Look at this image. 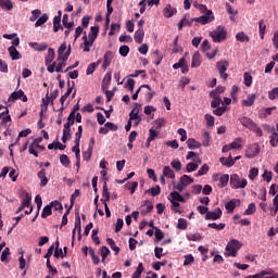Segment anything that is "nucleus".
<instances>
[{
  "label": "nucleus",
  "mask_w": 278,
  "mask_h": 278,
  "mask_svg": "<svg viewBox=\"0 0 278 278\" xmlns=\"http://www.w3.org/2000/svg\"><path fill=\"white\" fill-rule=\"evenodd\" d=\"M236 38L239 42H249L251 40V38H249L244 31L238 33Z\"/></svg>",
  "instance_id": "46"
},
{
  "label": "nucleus",
  "mask_w": 278,
  "mask_h": 278,
  "mask_svg": "<svg viewBox=\"0 0 278 278\" xmlns=\"http://www.w3.org/2000/svg\"><path fill=\"white\" fill-rule=\"evenodd\" d=\"M176 13H177V10L173 8L170 4H167L164 9V16H166V18H170L172 16H175Z\"/></svg>",
  "instance_id": "27"
},
{
  "label": "nucleus",
  "mask_w": 278,
  "mask_h": 278,
  "mask_svg": "<svg viewBox=\"0 0 278 278\" xmlns=\"http://www.w3.org/2000/svg\"><path fill=\"white\" fill-rule=\"evenodd\" d=\"M187 147L188 149L194 151L197 149H201V142L197 141L194 138H189L187 140Z\"/></svg>",
  "instance_id": "19"
},
{
  "label": "nucleus",
  "mask_w": 278,
  "mask_h": 278,
  "mask_svg": "<svg viewBox=\"0 0 278 278\" xmlns=\"http://www.w3.org/2000/svg\"><path fill=\"white\" fill-rule=\"evenodd\" d=\"M213 181H215L217 188H225L227 184H229V175L228 174H214Z\"/></svg>",
  "instance_id": "5"
},
{
  "label": "nucleus",
  "mask_w": 278,
  "mask_h": 278,
  "mask_svg": "<svg viewBox=\"0 0 278 278\" xmlns=\"http://www.w3.org/2000/svg\"><path fill=\"white\" fill-rule=\"evenodd\" d=\"M236 203H240V200H230L225 204L228 214H231L236 210Z\"/></svg>",
  "instance_id": "29"
},
{
  "label": "nucleus",
  "mask_w": 278,
  "mask_h": 278,
  "mask_svg": "<svg viewBox=\"0 0 278 278\" xmlns=\"http://www.w3.org/2000/svg\"><path fill=\"white\" fill-rule=\"evenodd\" d=\"M216 68L220 75V78L226 80L229 75H227V70L229 68V62L227 61H218L216 63Z\"/></svg>",
  "instance_id": "7"
},
{
  "label": "nucleus",
  "mask_w": 278,
  "mask_h": 278,
  "mask_svg": "<svg viewBox=\"0 0 278 278\" xmlns=\"http://www.w3.org/2000/svg\"><path fill=\"white\" fill-rule=\"evenodd\" d=\"M106 242L109 247H111L112 251H114L115 255H118V253H121V248L116 245V242H114V239L108 238Z\"/></svg>",
  "instance_id": "35"
},
{
  "label": "nucleus",
  "mask_w": 278,
  "mask_h": 278,
  "mask_svg": "<svg viewBox=\"0 0 278 278\" xmlns=\"http://www.w3.org/2000/svg\"><path fill=\"white\" fill-rule=\"evenodd\" d=\"M225 112H227V106H217L215 108V110L213 111V114L215 116H223L225 114Z\"/></svg>",
  "instance_id": "56"
},
{
  "label": "nucleus",
  "mask_w": 278,
  "mask_h": 278,
  "mask_svg": "<svg viewBox=\"0 0 278 278\" xmlns=\"http://www.w3.org/2000/svg\"><path fill=\"white\" fill-rule=\"evenodd\" d=\"M268 99L270 101H275V99H278V87L271 89L270 91H268Z\"/></svg>",
  "instance_id": "61"
},
{
  "label": "nucleus",
  "mask_w": 278,
  "mask_h": 278,
  "mask_svg": "<svg viewBox=\"0 0 278 278\" xmlns=\"http://www.w3.org/2000/svg\"><path fill=\"white\" fill-rule=\"evenodd\" d=\"M193 23H195L194 18H190V14H185L180 22L178 23L179 31H181V29H184V27L186 26L191 27Z\"/></svg>",
  "instance_id": "12"
},
{
  "label": "nucleus",
  "mask_w": 278,
  "mask_h": 278,
  "mask_svg": "<svg viewBox=\"0 0 278 278\" xmlns=\"http://www.w3.org/2000/svg\"><path fill=\"white\" fill-rule=\"evenodd\" d=\"M210 173V166L204 164L195 174V177H203V175H207Z\"/></svg>",
  "instance_id": "45"
},
{
  "label": "nucleus",
  "mask_w": 278,
  "mask_h": 278,
  "mask_svg": "<svg viewBox=\"0 0 278 278\" xmlns=\"http://www.w3.org/2000/svg\"><path fill=\"white\" fill-rule=\"evenodd\" d=\"M141 207H144L141 210V215L147 216V214H151V212H153V202L146 200Z\"/></svg>",
  "instance_id": "16"
},
{
  "label": "nucleus",
  "mask_w": 278,
  "mask_h": 278,
  "mask_svg": "<svg viewBox=\"0 0 278 278\" xmlns=\"http://www.w3.org/2000/svg\"><path fill=\"white\" fill-rule=\"evenodd\" d=\"M51 214H53V211L51 204H48L42 210L41 218H48V216H51Z\"/></svg>",
  "instance_id": "42"
},
{
  "label": "nucleus",
  "mask_w": 278,
  "mask_h": 278,
  "mask_svg": "<svg viewBox=\"0 0 278 278\" xmlns=\"http://www.w3.org/2000/svg\"><path fill=\"white\" fill-rule=\"evenodd\" d=\"M50 206L56 212H60V214H62V212L64 211V206H62V202L58 200L50 202Z\"/></svg>",
  "instance_id": "37"
},
{
  "label": "nucleus",
  "mask_w": 278,
  "mask_h": 278,
  "mask_svg": "<svg viewBox=\"0 0 278 278\" xmlns=\"http://www.w3.org/2000/svg\"><path fill=\"white\" fill-rule=\"evenodd\" d=\"M38 179H40L41 188H45L49 184V178H47V169L42 168L37 174Z\"/></svg>",
  "instance_id": "15"
},
{
  "label": "nucleus",
  "mask_w": 278,
  "mask_h": 278,
  "mask_svg": "<svg viewBox=\"0 0 278 278\" xmlns=\"http://www.w3.org/2000/svg\"><path fill=\"white\" fill-rule=\"evenodd\" d=\"M199 168V164L195 162L188 163L186 166L187 173H194Z\"/></svg>",
  "instance_id": "55"
},
{
  "label": "nucleus",
  "mask_w": 278,
  "mask_h": 278,
  "mask_svg": "<svg viewBox=\"0 0 278 278\" xmlns=\"http://www.w3.org/2000/svg\"><path fill=\"white\" fill-rule=\"evenodd\" d=\"M187 240H189L191 242H199L201 240V233H199V232L189 233V235H187Z\"/></svg>",
  "instance_id": "54"
},
{
  "label": "nucleus",
  "mask_w": 278,
  "mask_h": 278,
  "mask_svg": "<svg viewBox=\"0 0 278 278\" xmlns=\"http://www.w3.org/2000/svg\"><path fill=\"white\" fill-rule=\"evenodd\" d=\"M8 114H10V111L8 110V108H5L4 112L0 113L1 125H8V123L12 121V117Z\"/></svg>",
  "instance_id": "22"
},
{
  "label": "nucleus",
  "mask_w": 278,
  "mask_h": 278,
  "mask_svg": "<svg viewBox=\"0 0 278 278\" xmlns=\"http://www.w3.org/2000/svg\"><path fill=\"white\" fill-rule=\"evenodd\" d=\"M22 205H23L24 207H34V206L31 205V194H29V193H26V194H25V199L23 200Z\"/></svg>",
  "instance_id": "52"
},
{
  "label": "nucleus",
  "mask_w": 278,
  "mask_h": 278,
  "mask_svg": "<svg viewBox=\"0 0 278 278\" xmlns=\"http://www.w3.org/2000/svg\"><path fill=\"white\" fill-rule=\"evenodd\" d=\"M99 36V26H91L87 40L93 42Z\"/></svg>",
  "instance_id": "17"
},
{
  "label": "nucleus",
  "mask_w": 278,
  "mask_h": 278,
  "mask_svg": "<svg viewBox=\"0 0 278 278\" xmlns=\"http://www.w3.org/2000/svg\"><path fill=\"white\" fill-rule=\"evenodd\" d=\"M112 60H114V53L112 51H106L103 56L102 68L105 71L112 64Z\"/></svg>",
  "instance_id": "14"
},
{
  "label": "nucleus",
  "mask_w": 278,
  "mask_h": 278,
  "mask_svg": "<svg viewBox=\"0 0 278 278\" xmlns=\"http://www.w3.org/2000/svg\"><path fill=\"white\" fill-rule=\"evenodd\" d=\"M207 227L210 229H216V231H223V229H225L226 225L223 223H220V224L211 223V224H207Z\"/></svg>",
  "instance_id": "48"
},
{
  "label": "nucleus",
  "mask_w": 278,
  "mask_h": 278,
  "mask_svg": "<svg viewBox=\"0 0 278 278\" xmlns=\"http://www.w3.org/2000/svg\"><path fill=\"white\" fill-rule=\"evenodd\" d=\"M177 229H180L181 231H186L188 229V220L185 218H179L177 224Z\"/></svg>",
  "instance_id": "47"
},
{
  "label": "nucleus",
  "mask_w": 278,
  "mask_h": 278,
  "mask_svg": "<svg viewBox=\"0 0 278 278\" xmlns=\"http://www.w3.org/2000/svg\"><path fill=\"white\" fill-rule=\"evenodd\" d=\"M140 109L138 108V103H136V108L129 113V121H138L140 117L139 115Z\"/></svg>",
  "instance_id": "30"
},
{
  "label": "nucleus",
  "mask_w": 278,
  "mask_h": 278,
  "mask_svg": "<svg viewBox=\"0 0 278 278\" xmlns=\"http://www.w3.org/2000/svg\"><path fill=\"white\" fill-rule=\"evenodd\" d=\"M159 136H160V131L151 128L149 130L148 142H153V140H155V138H157Z\"/></svg>",
  "instance_id": "51"
},
{
  "label": "nucleus",
  "mask_w": 278,
  "mask_h": 278,
  "mask_svg": "<svg viewBox=\"0 0 278 278\" xmlns=\"http://www.w3.org/2000/svg\"><path fill=\"white\" fill-rule=\"evenodd\" d=\"M201 12H206L204 15H201L200 17H194L195 23H200L201 25H207V23H212L214 21V14L211 10H207V7L205 4L200 5Z\"/></svg>",
  "instance_id": "2"
},
{
  "label": "nucleus",
  "mask_w": 278,
  "mask_h": 278,
  "mask_svg": "<svg viewBox=\"0 0 278 278\" xmlns=\"http://www.w3.org/2000/svg\"><path fill=\"white\" fill-rule=\"evenodd\" d=\"M11 60H21V52L14 46L8 48Z\"/></svg>",
  "instance_id": "23"
},
{
  "label": "nucleus",
  "mask_w": 278,
  "mask_h": 278,
  "mask_svg": "<svg viewBox=\"0 0 278 278\" xmlns=\"http://www.w3.org/2000/svg\"><path fill=\"white\" fill-rule=\"evenodd\" d=\"M18 99L21 101H23V103H27V101H28L27 96L25 94V91H23V89L12 92L11 96L9 97L8 101H9V103L10 102L14 103V101H18Z\"/></svg>",
  "instance_id": "8"
},
{
  "label": "nucleus",
  "mask_w": 278,
  "mask_h": 278,
  "mask_svg": "<svg viewBox=\"0 0 278 278\" xmlns=\"http://www.w3.org/2000/svg\"><path fill=\"white\" fill-rule=\"evenodd\" d=\"M62 24L66 29H72L75 25L73 22H68V14L63 15Z\"/></svg>",
  "instance_id": "50"
},
{
  "label": "nucleus",
  "mask_w": 278,
  "mask_h": 278,
  "mask_svg": "<svg viewBox=\"0 0 278 278\" xmlns=\"http://www.w3.org/2000/svg\"><path fill=\"white\" fill-rule=\"evenodd\" d=\"M258 34H260L261 40H264V36H266V23L264 22V20H261L258 22Z\"/></svg>",
  "instance_id": "32"
},
{
  "label": "nucleus",
  "mask_w": 278,
  "mask_h": 278,
  "mask_svg": "<svg viewBox=\"0 0 278 278\" xmlns=\"http://www.w3.org/2000/svg\"><path fill=\"white\" fill-rule=\"evenodd\" d=\"M206 126L214 127V117L210 114L205 115Z\"/></svg>",
  "instance_id": "64"
},
{
  "label": "nucleus",
  "mask_w": 278,
  "mask_h": 278,
  "mask_svg": "<svg viewBox=\"0 0 278 278\" xmlns=\"http://www.w3.org/2000/svg\"><path fill=\"white\" fill-rule=\"evenodd\" d=\"M142 40H144V29L138 28L135 33V42H137V45H142Z\"/></svg>",
  "instance_id": "24"
},
{
  "label": "nucleus",
  "mask_w": 278,
  "mask_h": 278,
  "mask_svg": "<svg viewBox=\"0 0 278 278\" xmlns=\"http://www.w3.org/2000/svg\"><path fill=\"white\" fill-rule=\"evenodd\" d=\"M163 175L164 177H167V179H175V170H173L170 166H165L163 168Z\"/></svg>",
  "instance_id": "33"
},
{
  "label": "nucleus",
  "mask_w": 278,
  "mask_h": 278,
  "mask_svg": "<svg viewBox=\"0 0 278 278\" xmlns=\"http://www.w3.org/2000/svg\"><path fill=\"white\" fill-rule=\"evenodd\" d=\"M65 54H66V42H63L58 50L59 60H62V58H64Z\"/></svg>",
  "instance_id": "53"
},
{
  "label": "nucleus",
  "mask_w": 278,
  "mask_h": 278,
  "mask_svg": "<svg viewBox=\"0 0 278 278\" xmlns=\"http://www.w3.org/2000/svg\"><path fill=\"white\" fill-rule=\"evenodd\" d=\"M125 188H127V190H130V194H134V192H136V188H138V181L127 182L125 185Z\"/></svg>",
  "instance_id": "58"
},
{
  "label": "nucleus",
  "mask_w": 278,
  "mask_h": 278,
  "mask_svg": "<svg viewBox=\"0 0 278 278\" xmlns=\"http://www.w3.org/2000/svg\"><path fill=\"white\" fill-rule=\"evenodd\" d=\"M83 40H84V48H83V51H84L85 53H90V47H92L94 43L91 42V41H88V35H86V33H85V35H84V37H83Z\"/></svg>",
  "instance_id": "28"
},
{
  "label": "nucleus",
  "mask_w": 278,
  "mask_h": 278,
  "mask_svg": "<svg viewBox=\"0 0 278 278\" xmlns=\"http://www.w3.org/2000/svg\"><path fill=\"white\" fill-rule=\"evenodd\" d=\"M110 201V191L108 190V182L104 180L103 187H102V199L101 202L103 204L108 203Z\"/></svg>",
  "instance_id": "18"
},
{
  "label": "nucleus",
  "mask_w": 278,
  "mask_h": 278,
  "mask_svg": "<svg viewBox=\"0 0 278 278\" xmlns=\"http://www.w3.org/2000/svg\"><path fill=\"white\" fill-rule=\"evenodd\" d=\"M220 164H223V166H228V168H230V166H233V164H236V161L231 157V155H229V157H222L219 159Z\"/></svg>",
  "instance_id": "34"
},
{
  "label": "nucleus",
  "mask_w": 278,
  "mask_h": 278,
  "mask_svg": "<svg viewBox=\"0 0 278 278\" xmlns=\"http://www.w3.org/2000/svg\"><path fill=\"white\" fill-rule=\"evenodd\" d=\"M143 270H144V267L142 266V263H139L136 271L132 275V278H140V277H142Z\"/></svg>",
  "instance_id": "57"
},
{
  "label": "nucleus",
  "mask_w": 278,
  "mask_h": 278,
  "mask_svg": "<svg viewBox=\"0 0 278 278\" xmlns=\"http://www.w3.org/2000/svg\"><path fill=\"white\" fill-rule=\"evenodd\" d=\"M40 14H42V11L39 9L31 11V16L29 17L30 23H35V21H38L40 18Z\"/></svg>",
  "instance_id": "43"
},
{
  "label": "nucleus",
  "mask_w": 278,
  "mask_h": 278,
  "mask_svg": "<svg viewBox=\"0 0 278 278\" xmlns=\"http://www.w3.org/2000/svg\"><path fill=\"white\" fill-rule=\"evenodd\" d=\"M49 21V15L47 13H43L35 23V27H41V25H45Z\"/></svg>",
  "instance_id": "39"
},
{
  "label": "nucleus",
  "mask_w": 278,
  "mask_h": 278,
  "mask_svg": "<svg viewBox=\"0 0 278 278\" xmlns=\"http://www.w3.org/2000/svg\"><path fill=\"white\" fill-rule=\"evenodd\" d=\"M271 131L273 134L269 137V142H270V146L275 148L278 144V132L275 131V128H271Z\"/></svg>",
  "instance_id": "38"
},
{
  "label": "nucleus",
  "mask_w": 278,
  "mask_h": 278,
  "mask_svg": "<svg viewBox=\"0 0 278 278\" xmlns=\"http://www.w3.org/2000/svg\"><path fill=\"white\" fill-rule=\"evenodd\" d=\"M169 201H178L179 203H186V199L177 191H173L169 194Z\"/></svg>",
  "instance_id": "21"
},
{
  "label": "nucleus",
  "mask_w": 278,
  "mask_h": 278,
  "mask_svg": "<svg viewBox=\"0 0 278 278\" xmlns=\"http://www.w3.org/2000/svg\"><path fill=\"white\" fill-rule=\"evenodd\" d=\"M255 93L249 94L245 100H242V105H244V108H251V105L255 103Z\"/></svg>",
  "instance_id": "25"
},
{
  "label": "nucleus",
  "mask_w": 278,
  "mask_h": 278,
  "mask_svg": "<svg viewBox=\"0 0 278 278\" xmlns=\"http://www.w3.org/2000/svg\"><path fill=\"white\" fill-rule=\"evenodd\" d=\"M42 104H41V110H45V112H47V110H49V103H51V98H49V92H47L46 98H42Z\"/></svg>",
  "instance_id": "44"
},
{
  "label": "nucleus",
  "mask_w": 278,
  "mask_h": 278,
  "mask_svg": "<svg viewBox=\"0 0 278 278\" xmlns=\"http://www.w3.org/2000/svg\"><path fill=\"white\" fill-rule=\"evenodd\" d=\"M160 192H162V189L160 188V185L156 187H152L149 190L146 191V193L152 194V197H157L160 195Z\"/></svg>",
  "instance_id": "49"
},
{
  "label": "nucleus",
  "mask_w": 278,
  "mask_h": 278,
  "mask_svg": "<svg viewBox=\"0 0 278 278\" xmlns=\"http://www.w3.org/2000/svg\"><path fill=\"white\" fill-rule=\"evenodd\" d=\"M257 175H260V169L256 167H252L249 172V179H251L253 181V179H255V177H257Z\"/></svg>",
  "instance_id": "63"
},
{
  "label": "nucleus",
  "mask_w": 278,
  "mask_h": 278,
  "mask_svg": "<svg viewBox=\"0 0 278 278\" xmlns=\"http://www.w3.org/2000/svg\"><path fill=\"white\" fill-rule=\"evenodd\" d=\"M70 55H71V47L66 50L63 58L58 59L59 63H56L54 66V71L56 73H62V68L66 66V61L68 60Z\"/></svg>",
  "instance_id": "9"
},
{
  "label": "nucleus",
  "mask_w": 278,
  "mask_h": 278,
  "mask_svg": "<svg viewBox=\"0 0 278 278\" xmlns=\"http://www.w3.org/2000/svg\"><path fill=\"white\" fill-rule=\"evenodd\" d=\"M53 60H55V49L49 48L48 49V54L45 58V64L47 66L48 73H55L56 62H53Z\"/></svg>",
  "instance_id": "4"
},
{
  "label": "nucleus",
  "mask_w": 278,
  "mask_h": 278,
  "mask_svg": "<svg viewBox=\"0 0 278 278\" xmlns=\"http://www.w3.org/2000/svg\"><path fill=\"white\" fill-rule=\"evenodd\" d=\"M33 49H35V51H47V49L49 48V45L47 43H38V42H34L31 45Z\"/></svg>",
  "instance_id": "40"
},
{
  "label": "nucleus",
  "mask_w": 278,
  "mask_h": 278,
  "mask_svg": "<svg viewBox=\"0 0 278 278\" xmlns=\"http://www.w3.org/2000/svg\"><path fill=\"white\" fill-rule=\"evenodd\" d=\"M73 88H75V81H72V85H71V80H68L67 81V91L60 98L61 105H64V103L66 102L68 97H71V93L73 92Z\"/></svg>",
  "instance_id": "13"
},
{
  "label": "nucleus",
  "mask_w": 278,
  "mask_h": 278,
  "mask_svg": "<svg viewBox=\"0 0 278 278\" xmlns=\"http://www.w3.org/2000/svg\"><path fill=\"white\" fill-rule=\"evenodd\" d=\"M112 83V72H108L105 75H104V78L102 80V88L105 89V88H110V84Z\"/></svg>",
  "instance_id": "31"
},
{
  "label": "nucleus",
  "mask_w": 278,
  "mask_h": 278,
  "mask_svg": "<svg viewBox=\"0 0 278 278\" xmlns=\"http://www.w3.org/2000/svg\"><path fill=\"white\" fill-rule=\"evenodd\" d=\"M242 249V243L240 241L232 239L226 245V257H237L238 251Z\"/></svg>",
  "instance_id": "1"
},
{
  "label": "nucleus",
  "mask_w": 278,
  "mask_h": 278,
  "mask_svg": "<svg viewBox=\"0 0 278 278\" xmlns=\"http://www.w3.org/2000/svg\"><path fill=\"white\" fill-rule=\"evenodd\" d=\"M180 181L185 185V187L188 188V186H190V184H194V178H192L188 175H182L180 177Z\"/></svg>",
  "instance_id": "41"
},
{
  "label": "nucleus",
  "mask_w": 278,
  "mask_h": 278,
  "mask_svg": "<svg viewBox=\"0 0 278 278\" xmlns=\"http://www.w3.org/2000/svg\"><path fill=\"white\" fill-rule=\"evenodd\" d=\"M100 254H101V257H102V262H105V258L108 257V255H110V249L108 247L103 245L100 249Z\"/></svg>",
  "instance_id": "59"
},
{
  "label": "nucleus",
  "mask_w": 278,
  "mask_h": 278,
  "mask_svg": "<svg viewBox=\"0 0 278 278\" xmlns=\"http://www.w3.org/2000/svg\"><path fill=\"white\" fill-rule=\"evenodd\" d=\"M78 231V240H81V217H79V213H77L75 218V228L72 231V240H75V233Z\"/></svg>",
  "instance_id": "10"
},
{
  "label": "nucleus",
  "mask_w": 278,
  "mask_h": 278,
  "mask_svg": "<svg viewBox=\"0 0 278 278\" xmlns=\"http://www.w3.org/2000/svg\"><path fill=\"white\" fill-rule=\"evenodd\" d=\"M247 179H240V176L238 174H232L230 176V186L235 190H238V188H247Z\"/></svg>",
  "instance_id": "6"
},
{
  "label": "nucleus",
  "mask_w": 278,
  "mask_h": 278,
  "mask_svg": "<svg viewBox=\"0 0 278 278\" xmlns=\"http://www.w3.org/2000/svg\"><path fill=\"white\" fill-rule=\"evenodd\" d=\"M60 162L65 167H68L71 165V160L68 159V155H66V154H62L60 156Z\"/></svg>",
  "instance_id": "62"
},
{
  "label": "nucleus",
  "mask_w": 278,
  "mask_h": 278,
  "mask_svg": "<svg viewBox=\"0 0 278 278\" xmlns=\"http://www.w3.org/2000/svg\"><path fill=\"white\" fill-rule=\"evenodd\" d=\"M0 8L10 12L14 9V4L12 3V0H0Z\"/></svg>",
  "instance_id": "20"
},
{
  "label": "nucleus",
  "mask_w": 278,
  "mask_h": 278,
  "mask_svg": "<svg viewBox=\"0 0 278 278\" xmlns=\"http://www.w3.org/2000/svg\"><path fill=\"white\" fill-rule=\"evenodd\" d=\"M210 36L213 38V42H225L227 40V30L225 26L219 25L210 33Z\"/></svg>",
  "instance_id": "3"
},
{
  "label": "nucleus",
  "mask_w": 278,
  "mask_h": 278,
  "mask_svg": "<svg viewBox=\"0 0 278 278\" xmlns=\"http://www.w3.org/2000/svg\"><path fill=\"white\" fill-rule=\"evenodd\" d=\"M223 216V210L220 207L215 208V211H208L205 215V220H218Z\"/></svg>",
  "instance_id": "11"
},
{
  "label": "nucleus",
  "mask_w": 278,
  "mask_h": 278,
  "mask_svg": "<svg viewBox=\"0 0 278 278\" xmlns=\"http://www.w3.org/2000/svg\"><path fill=\"white\" fill-rule=\"evenodd\" d=\"M243 78H244V85L248 88H250V86L253 84V76H251V74L249 73H244Z\"/></svg>",
  "instance_id": "60"
},
{
  "label": "nucleus",
  "mask_w": 278,
  "mask_h": 278,
  "mask_svg": "<svg viewBox=\"0 0 278 278\" xmlns=\"http://www.w3.org/2000/svg\"><path fill=\"white\" fill-rule=\"evenodd\" d=\"M191 66H192V68H199V66H201V53L195 52L193 54Z\"/></svg>",
  "instance_id": "26"
},
{
  "label": "nucleus",
  "mask_w": 278,
  "mask_h": 278,
  "mask_svg": "<svg viewBox=\"0 0 278 278\" xmlns=\"http://www.w3.org/2000/svg\"><path fill=\"white\" fill-rule=\"evenodd\" d=\"M241 125H243V127H247V129H251L253 127V125L255 124V122H253V119L249 118V117H242L240 119Z\"/></svg>",
  "instance_id": "36"
}]
</instances>
